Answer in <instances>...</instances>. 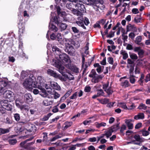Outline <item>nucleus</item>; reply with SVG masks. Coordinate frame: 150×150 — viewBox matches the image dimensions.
Returning <instances> with one entry per match:
<instances>
[{
	"label": "nucleus",
	"instance_id": "obj_61",
	"mask_svg": "<svg viewBox=\"0 0 150 150\" xmlns=\"http://www.w3.org/2000/svg\"><path fill=\"white\" fill-rule=\"evenodd\" d=\"M150 81V74H147L146 76V79L145 80V82L146 83Z\"/></svg>",
	"mask_w": 150,
	"mask_h": 150
},
{
	"label": "nucleus",
	"instance_id": "obj_26",
	"mask_svg": "<svg viewBox=\"0 0 150 150\" xmlns=\"http://www.w3.org/2000/svg\"><path fill=\"white\" fill-rule=\"evenodd\" d=\"M49 29L54 32H57L58 31V28L52 23H50L49 26Z\"/></svg>",
	"mask_w": 150,
	"mask_h": 150
},
{
	"label": "nucleus",
	"instance_id": "obj_31",
	"mask_svg": "<svg viewBox=\"0 0 150 150\" xmlns=\"http://www.w3.org/2000/svg\"><path fill=\"white\" fill-rule=\"evenodd\" d=\"M124 45L126 46V49L127 50H132L133 49V46L131 44L124 43Z\"/></svg>",
	"mask_w": 150,
	"mask_h": 150
},
{
	"label": "nucleus",
	"instance_id": "obj_50",
	"mask_svg": "<svg viewBox=\"0 0 150 150\" xmlns=\"http://www.w3.org/2000/svg\"><path fill=\"white\" fill-rule=\"evenodd\" d=\"M77 93L75 92L73 94L72 96L70 97V98L72 100H76L77 97V96L76 95Z\"/></svg>",
	"mask_w": 150,
	"mask_h": 150
},
{
	"label": "nucleus",
	"instance_id": "obj_11",
	"mask_svg": "<svg viewBox=\"0 0 150 150\" xmlns=\"http://www.w3.org/2000/svg\"><path fill=\"white\" fill-rule=\"evenodd\" d=\"M8 101L7 100H2L0 101V104L1 106L4 109L8 110H10L11 108L8 103Z\"/></svg>",
	"mask_w": 150,
	"mask_h": 150
},
{
	"label": "nucleus",
	"instance_id": "obj_42",
	"mask_svg": "<svg viewBox=\"0 0 150 150\" xmlns=\"http://www.w3.org/2000/svg\"><path fill=\"white\" fill-rule=\"evenodd\" d=\"M9 132V130L8 129L0 128V133L1 134H4L8 132Z\"/></svg>",
	"mask_w": 150,
	"mask_h": 150
},
{
	"label": "nucleus",
	"instance_id": "obj_41",
	"mask_svg": "<svg viewBox=\"0 0 150 150\" xmlns=\"http://www.w3.org/2000/svg\"><path fill=\"white\" fill-rule=\"evenodd\" d=\"M94 0H85L84 3L87 5H92L93 4Z\"/></svg>",
	"mask_w": 150,
	"mask_h": 150
},
{
	"label": "nucleus",
	"instance_id": "obj_52",
	"mask_svg": "<svg viewBox=\"0 0 150 150\" xmlns=\"http://www.w3.org/2000/svg\"><path fill=\"white\" fill-rule=\"evenodd\" d=\"M88 65L85 64H83L82 65V69L83 70V72L85 73L88 68Z\"/></svg>",
	"mask_w": 150,
	"mask_h": 150
},
{
	"label": "nucleus",
	"instance_id": "obj_17",
	"mask_svg": "<svg viewBox=\"0 0 150 150\" xmlns=\"http://www.w3.org/2000/svg\"><path fill=\"white\" fill-rule=\"evenodd\" d=\"M65 46V51L67 52L69 54H70L71 55V52L73 50V48L72 46L69 43H66Z\"/></svg>",
	"mask_w": 150,
	"mask_h": 150
},
{
	"label": "nucleus",
	"instance_id": "obj_33",
	"mask_svg": "<svg viewBox=\"0 0 150 150\" xmlns=\"http://www.w3.org/2000/svg\"><path fill=\"white\" fill-rule=\"evenodd\" d=\"M113 132L117 131L119 128V125L118 124L116 125H114L112 126L109 128Z\"/></svg>",
	"mask_w": 150,
	"mask_h": 150
},
{
	"label": "nucleus",
	"instance_id": "obj_43",
	"mask_svg": "<svg viewBox=\"0 0 150 150\" xmlns=\"http://www.w3.org/2000/svg\"><path fill=\"white\" fill-rule=\"evenodd\" d=\"M10 144L12 145H14L17 142V141L16 139H10L8 140Z\"/></svg>",
	"mask_w": 150,
	"mask_h": 150
},
{
	"label": "nucleus",
	"instance_id": "obj_53",
	"mask_svg": "<svg viewBox=\"0 0 150 150\" xmlns=\"http://www.w3.org/2000/svg\"><path fill=\"white\" fill-rule=\"evenodd\" d=\"M120 29L122 33V35H125L127 34V32H125V30L124 28H122V27H120Z\"/></svg>",
	"mask_w": 150,
	"mask_h": 150
},
{
	"label": "nucleus",
	"instance_id": "obj_36",
	"mask_svg": "<svg viewBox=\"0 0 150 150\" xmlns=\"http://www.w3.org/2000/svg\"><path fill=\"white\" fill-rule=\"evenodd\" d=\"M118 105L120 108L125 109H128V108L127 107L126 104L125 103H119Z\"/></svg>",
	"mask_w": 150,
	"mask_h": 150
},
{
	"label": "nucleus",
	"instance_id": "obj_1",
	"mask_svg": "<svg viewBox=\"0 0 150 150\" xmlns=\"http://www.w3.org/2000/svg\"><path fill=\"white\" fill-rule=\"evenodd\" d=\"M62 59L61 57H57L52 60V64L58 69L59 72L62 74L64 77H62L60 75L57 74L55 72L51 69H48L47 74L56 78L59 79L62 81H65L67 80L69 81L73 80L74 77L72 74H69L68 75H67L64 73L63 70L64 68L62 64Z\"/></svg>",
	"mask_w": 150,
	"mask_h": 150
},
{
	"label": "nucleus",
	"instance_id": "obj_19",
	"mask_svg": "<svg viewBox=\"0 0 150 150\" xmlns=\"http://www.w3.org/2000/svg\"><path fill=\"white\" fill-rule=\"evenodd\" d=\"M134 138L135 139L136 141L141 143L144 142L145 141V139L142 137H141L140 135L137 134L135 135L134 137Z\"/></svg>",
	"mask_w": 150,
	"mask_h": 150
},
{
	"label": "nucleus",
	"instance_id": "obj_10",
	"mask_svg": "<svg viewBox=\"0 0 150 150\" xmlns=\"http://www.w3.org/2000/svg\"><path fill=\"white\" fill-rule=\"evenodd\" d=\"M103 88L109 95L112 94L113 92L112 90L111 89V86H109L108 82L103 84Z\"/></svg>",
	"mask_w": 150,
	"mask_h": 150
},
{
	"label": "nucleus",
	"instance_id": "obj_2",
	"mask_svg": "<svg viewBox=\"0 0 150 150\" xmlns=\"http://www.w3.org/2000/svg\"><path fill=\"white\" fill-rule=\"evenodd\" d=\"M37 80L38 83V88L40 90L42 91V93L40 94L43 97H46L49 95L47 91H46L44 88L46 89H52L50 84V82H48L47 83H45V81L41 76H38L37 78Z\"/></svg>",
	"mask_w": 150,
	"mask_h": 150
},
{
	"label": "nucleus",
	"instance_id": "obj_13",
	"mask_svg": "<svg viewBox=\"0 0 150 150\" xmlns=\"http://www.w3.org/2000/svg\"><path fill=\"white\" fill-rule=\"evenodd\" d=\"M137 28L134 25H132L131 24H129L127 26V32L132 31L133 32H135L137 31Z\"/></svg>",
	"mask_w": 150,
	"mask_h": 150
},
{
	"label": "nucleus",
	"instance_id": "obj_5",
	"mask_svg": "<svg viewBox=\"0 0 150 150\" xmlns=\"http://www.w3.org/2000/svg\"><path fill=\"white\" fill-rule=\"evenodd\" d=\"M61 57L62 61V64L63 66H65L67 68L72 70L76 73H78L79 72V69L76 67H73V68H72L70 64V60L69 57Z\"/></svg>",
	"mask_w": 150,
	"mask_h": 150
},
{
	"label": "nucleus",
	"instance_id": "obj_44",
	"mask_svg": "<svg viewBox=\"0 0 150 150\" xmlns=\"http://www.w3.org/2000/svg\"><path fill=\"white\" fill-rule=\"evenodd\" d=\"M97 94L99 97H100L103 96L104 93L102 89H100L97 91Z\"/></svg>",
	"mask_w": 150,
	"mask_h": 150
},
{
	"label": "nucleus",
	"instance_id": "obj_20",
	"mask_svg": "<svg viewBox=\"0 0 150 150\" xmlns=\"http://www.w3.org/2000/svg\"><path fill=\"white\" fill-rule=\"evenodd\" d=\"M94 66L95 67H97L96 70L97 72L100 73L102 72V69L104 67L99 65L98 63H96L94 64Z\"/></svg>",
	"mask_w": 150,
	"mask_h": 150
},
{
	"label": "nucleus",
	"instance_id": "obj_37",
	"mask_svg": "<svg viewBox=\"0 0 150 150\" xmlns=\"http://www.w3.org/2000/svg\"><path fill=\"white\" fill-rule=\"evenodd\" d=\"M76 23L79 26L81 27L84 29H86V27L84 25L83 22L79 21H76Z\"/></svg>",
	"mask_w": 150,
	"mask_h": 150
},
{
	"label": "nucleus",
	"instance_id": "obj_9",
	"mask_svg": "<svg viewBox=\"0 0 150 150\" xmlns=\"http://www.w3.org/2000/svg\"><path fill=\"white\" fill-rule=\"evenodd\" d=\"M13 95V93L10 91H6L3 93L4 97L9 99L11 101L14 99Z\"/></svg>",
	"mask_w": 150,
	"mask_h": 150
},
{
	"label": "nucleus",
	"instance_id": "obj_48",
	"mask_svg": "<svg viewBox=\"0 0 150 150\" xmlns=\"http://www.w3.org/2000/svg\"><path fill=\"white\" fill-rule=\"evenodd\" d=\"M127 144H133L137 145H139V146H141V144H140V142H137L136 140L132 141L130 142H128L127 143Z\"/></svg>",
	"mask_w": 150,
	"mask_h": 150
},
{
	"label": "nucleus",
	"instance_id": "obj_29",
	"mask_svg": "<svg viewBox=\"0 0 150 150\" xmlns=\"http://www.w3.org/2000/svg\"><path fill=\"white\" fill-rule=\"evenodd\" d=\"M43 103L44 105L48 106L52 104L53 101L48 99H45L44 100Z\"/></svg>",
	"mask_w": 150,
	"mask_h": 150
},
{
	"label": "nucleus",
	"instance_id": "obj_59",
	"mask_svg": "<svg viewBox=\"0 0 150 150\" xmlns=\"http://www.w3.org/2000/svg\"><path fill=\"white\" fill-rule=\"evenodd\" d=\"M62 35L59 33H58L57 35V37L59 41L62 39Z\"/></svg>",
	"mask_w": 150,
	"mask_h": 150
},
{
	"label": "nucleus",
	"instance_id": "obj_40",
	"mask_svg": "<svg viewBox=\"0 0 150 150\" xmlns=\"http://www.w3.org/2000/svg\"><path fill=\"white\" fill-rule=\"evenodd\" d=\"M84 49L85 50L84 53L83 54V55L82 56H86L89 54L88 51L89 48L88 44H87L86 45Z\"/></svg>",
	"mask_w": 150,
	"mask_h": 150
},
{
	"label": "nucleus",
	"instance_id": "obj_62",
	"mask_svg": "<svg viewBox=\"0 0 150 150\" xmlns=\"http://www.w3.org/2000/svg\"><path fill=\"white\" fill-rule=\"evenodd\" d=\"M76 92L77 93V96L78 95L79 97H80L83 95V92L82 90H80L79 92L76 91Z\"/></svg>",
	"mask_w": 150,
	"mask_h": 150
},
{
	"label": "nucleus",
	"instance_id": "obj_24",
	"mask_svg": "<svg viewBox=\"0 0 150 150\" xmlns=\"http://www.w3.org/2000/svg\"><path fill=\"white\" fill-rule=\"evenodd\" d=\"M72 92L71 90H69L68 91L64 96L62 97L60 99L61 101L64 100L67 98L69 96Z\"/></svg>",
	"mask_w": 150,
	"mask_h": 150
},
{
	"label": "nucleus",
	"instance_id": "obj_12",
	"mask_svg": "<svg viewBox=\"0 0 150 150\" xmlns=\"http://www.w3.org/2000/svg\"><path fill=\"white\" fill-rule=\"evenodd\" d=\"M7 83L4 81H0V95L2 94L3 91L5 90V86L7 85Z\"/></svg>",
	"mask_w": 150,
	"mask_h": 150
},
{
	"label": "nucleus",
	"instance_id": "obj_47",
	"mask_svg": "<svg viewBox=\"0 0 150 150\" xmlns=\"http://www.w3.org/2000/svg\"><path fill=\"white\" fill-rule=\"evenodd\" d=\"M142 134L143 136H146L149 135V133L147 131L144 129H143L141 131Z\"/></svg>",
	"mask_w": 150,
	"mask_h": 150
},
{
	"label": "nucleus",
	"instance_id": "obj_16",
	"mask_svg": "<svg viewBox=\"0 0 150 150\" xmlns=\"http://www.w3.org/2000/svg\"><path fill=\"white\" fill-rule=\"evenodd\" d=\"M50 84L51 85V88H52L53 89L57 90H61V87L56 82L54 81H50Z\"/></svg>",
	"mask_w": 150,
	"mask_h": 150
},
{
	"label": "nucleus",
	"instance_id": "obj_4",
	"mask_svg": "<svg viewBox=\"0 0 150 150\" xmlns=\"http://www.w3.org/2000/svg\"><path fill=\"white\" fill-rule=\"evenodd\" d=\"M71 2L67 3L66 5L67 8L71 10L74 8V5L72 2H74L77 3L75 5V6L78 8L79 10L81 11H84L85 10L84 6L83 4L84 3L83 1L81 0H67Z\"/></svg>",
	"mask_w": 150,
	"mask_h": 150
},
{
	"label": "nucleus",
	"instance_id": "obj_55",
	"mask_svg": "<svg viewBox=\"0 0 150 150\" xmlns=\"http://www.w3.org/2000/svg\"><path fill=\"white\" fill-rule=\"evenodd\" d=\"M144 76L143 74H141V76L140 77V80L139 81V83L140 85H141L142 83L143 82V79H144Z\"/></svg>",
	"mask_w": 150,
	"mask_h": 150
},
{
	"label": "nucleus",
	"instance_id": "obj_56",
	"mask_svg": "<svg viewBox=\"0 0 150 150\" xmlns=\"http://www.w3.org/2000/svg\"><path fill=\"white\" fill-rule=\"evenodd\" d=\"M127 38L128 36L127 35H122V39L123 40L124 43L127 41Z\"/></svg>",
	"mask_w": 150,
	"mask_h": 150
},
{
	"label": "nucleus",
	"instance_id": "obj_35",
	"mask_svg": "<svg viewBox=\"0 0 150 150\" xmlns=\"http://www.w3.org/2000/svg\"><path fill=\"white\" fill-rule=\"evenodd\" d=\"M147 106L145 104L141 103L138 107V108L140 110H145L147 109Z\"/></svg>",
	"mask_w": 150,
	"mask_h": 150
},
{
	"label": "nucleus",
	"instance_id": "obj_14",
	"mask_svg": "<svg viewBox=\"0 0 150 150\" xmlns=\"http://www.w3.org/2000/svg\"><path fill=\"white\" fill-rule=\"evenodd\" d=\"M28 142L26 140L21 143L20 144L21 146L25 149H27L31 145H32L35 143V141L30 143H27Z\"/></svg>",
	"mask_w": 150,
	"mask_h": 150
},
{
	"label": "nucleus",
	"instance_id": "obj_25",
	"mask_svg": "<svg viewBox=\"0 0 150 150\" xmlns=\"http://www.w3.org/2000/svg\"><path fill=\"white\" fill-rule=\"evenodd\" d=\"M96 127L98 128H100L101 127H104L106 125V123L104 122L99 123L96 122L95 124Z\"/></svg>",
	"mask_w": 150,
	"mask_h": 150
},
{
	"label": "nucleus",
	"instance_id": "obj_45",
	"mask_svg": "<svg viewBox=\"0 0 150 150\" xmlns=\"http://www.w3.org/2000/svg\"><path fill=\"white\" fill-rule=\"evenodd\" d=\"M71 11L72 12L74 15H76L77 16L79 15L80 12L77 10L73 8Z\"/></svg>",
	"mask_w": 150,
	"mask_h": 150
},
{
	"label": "nucleus",
	"instance_id": "obj_30",
	"mask_svg": "<svg viewBox=\"0 0 150 150\" xmlns=\"http://www.w3.org/2000/svg\"><path fill=\"white\" fill-rule=\"evenodd\" d=\"M112 132L110 128L108 130L104 132L107 138H108L111 135Z\"/></svg>",
	"mask_w": 150,
	"mask_h": 150
},
{
	"label": "nucleus",
	"instance_id": "obj_63",
	"mask_svg": "<svg viewBox=\"0 0 150 150\" xmlns=\"http://www.w3.org/2000/svg\"><path fill=\"white\" fill-rule=\"evenodd\" d=\"M73 31L75 33H78L79 32V30L75 27H72L71 28Z\"/></svg>",
	"mask_w": 150,
	"mask_h": 150
},
{
	"label": "nucleus",
	"instance_id": "obj_28",
	"mask_svg": "<svg viewBox=\"0 0 150 150\" xmlns=\"http://www.w3.org/2000/svg\"><path fill=\"white\" fill-rule=\"evenodd\" d=\"M65 126L64 127V130H65L69 127H70L72 125V122H66L64 123Z\"/></svg>",
	"mask_w": 150,
	"mask_h": 150
},
{
	"label": "nucleus",
	"instance_id": "obj_21",
	"mask_svg": "<svg viewBox=\"0 0 150 150\" xmlns=\"http://www.w3.org/2000/svg\"><path fill=\"white\" fill-rule=\"evenodd\" d=\"M144 118V115L142 112L139 113L137 115L134 116V118L135 120L143 119Z\"/></svg>",
	"mask_w": 150,
	"mask_h": 150
},
{
	"label": "nucleus",
	"instance_id": "obj_46",
	"mask_svg": "<svg viewBox=\"0 0 150 150\" xmlns=\"http://www.w3.org/2000/svg\"><path fill=\"white\" fill-rule=\"evenodd\" d=\"M52 114L51 113H49L47 115L45 116L42 118V120L46 121L48 120L49 118L51 116Z\"/></svg>",
	"mask_w": 150,
	"mask_h": 150
},
{
	"label": "nucleus",
	"instance_id": "obj_6",
	"mask_svg": "<svg viewBox=\"0 0 150 150\" xmlns=\"http://www.w3.org/2000/svg\"><path fill=\"white\" fill-rule=\"evenodd\" d=\"M55 7L57 9V11L58 15L61 14V16L63 17L64 20L67 21L69 20L70 17H71V15L69 14H67L65 12H60L61 9L60 7L57 5H55Z\"/></svg>",
	"mask_w": 150,
	"mask_h": 150
},
{
	"label": "nucleus",
	"instance_id": "obj_3",
	"mask_svg": "<svg viewBox=\"0 0 150 150\" xmlns=\"http://www.w3.org/2000/svg\"><path fill=\"white\" fill-rule=\"evenodd\" d=\"M37 84V82L35 77L32 74L25 80L23 85L25 88L31 89H33V88L38 87Z\"/></svg>",
	"mask_w": 150,
	"mask_h": 150
},
{
	"label": "nucleus",
	"instance_id": "obj_15",
	"mask_svg": "<svg viewBox=\"0 0 150 150\" xmlns=\"http://www.w3.org/2000/svg\"><path fill=\"white\" fill-rule=\"evenodd\" d=\"M55 15L54 13H51V17L50 18V21H52L53 22H54L55 23L58 24L59 23L60 21L57 17L54 16Z\"/></svg>",
	"mask_w": 150,
	"mask_h": 150
},
{
	"label": "nucleus",
	"instance_id": "obj_22",
	"mask_svg": "<svg viewBox=\"0 0 150 150\" xmlns=\"http://www.w3.org/2000/svg\"><path fill=\"white\" fill-rule=\"evenodd\" d=\"M132 120L131 119L126 120L125 122L127 124L128 128L129 129H132L133 128V124L131 122Z\"/></svg>",
	"mask_w": 150,
	"mask_h": 150
},
{
	"label": "nucleus",
	"instance_id": "obj_60",
	"mask_svg": "<svg viewBox=\"0 0 150 150\" xmlns=\"http://www.w3.org/2000/svg\"><path fill=\"white\" fill-rule=\"evenodd\" d=\"M108 62L109 64H113V59L112 57H109L108 59Z\"/></svg>",
	"mask_w": 150,
	"mask_h": 150
},
{
	"label": "nucleus",
	"instance_id": "obj_54",
	"mask_svg": "<svg viewBox=\"0 0 150 150\" xmlns=\"http://www.w3.org/2000/svg\"><path fill=\"white\" fill-rule=\"evenodd\" d=\"M135 35L133 32H131L129 34V37L132 40H133L135 37Z\"/></svg>",
	"mask_w": 150,
	"mask_h": 150
},
{
	"label": "nucleus",
	"instance_id": "obj_51",
	"mask_svg": "<svg viewBox=\"0 0 150 150\" xmlns=\"http://www.w3.org/2000/svg\"><path fill=\"white\" fill-rule=\"evenodd\" d=\"M14 117L16 121H18L19 120L20 117L19 114L16 113L14 114Z\"/></svg>",
	"mask_w": 150,
	"mask_h": 150
},
{
	"label": "nucleus",
	"instance_id": "obj_7",
	"mask_svg": "<svg viewBox=\"0 0 150 150\" xmlns=\"http://www.w3.org/2000/svg\"><path fill=\"white\" fill-rule=\"evenodd\" d=\"M52 51L54 55H57L59 56H66L67 55L66 54L63 52L62 50L55 46H54L52 47Z\"/></svg>",
	"mask_w": 150,
	"mask_h": 150
},
{
	"label": "nucleus",
	"instance_id": "obj_27",
	"mask_svg": "<svg viewBox=\"0 0 150 150\" xmlns=\"http://www.w3.org/2000/svg\"><path fill=\"white\" fill-rule=\"evenodd\" d=\"M142 37L141 36H138L135 38V42L137 45L140 44L141 45H143V44L142 43H140L142 41Z\"/></svg>",
	"mask_w": 150,
	"mask_h": 150
},
{
	"label": "nucleus",
	"instance_id": "obj_38",
	"mask_svg": "<svg viewBox=\"0 0 150 150\" xmlns=\"http://www.w3.org/2000/svg\"><path fill=\"white\" fill-rule=\"evenodd\" d=\"M59 26L60 28L62 30H64L67 27V25L66 24L63 23H59Z\"/></svg>",
	"mask_w": 150,
	"mask_h": 150
},
{
	"label": "nucleus",
	"instance_id": "obj_58",
	"mask_svg": "<svg viewBox=\"0 0 150 150\" xmlns=\"http://www.w3.org/2000/svg\"><path fill=\"white\" fill-rule=\"evenodd\" d=\"M115 32L111 31L109 33V35L107 36L108 37L111 38L113 37L114 35Z\"/></svg>",
	"mask_w": 150,
	"mask_h": 150
},
{
	"label": "nucleus",
	"instance_id": "obj_39",
	"mask_svg": "<svg viewBox=\"0 0 150 150\" xmlns=\"http://www.w3.org/2000/svg\"><path fill=\"white\" fill-rule=\"evenodd\" d=\"M96 75H97V74H96L95 70H92L90 74L89 75V77H92L93 78Z\"/></svg>",
	"mask_w": 150,
	"mask_h": 150
},
{
	"label": "nucleus",
	"instance_id": "obj_34",
	"mask_svg": "<svg viewBox=\"0 0 150 150\" xmlns=\"http://www.w3.org/2000/svg\"><path fill=\"white\" fill-rule=\"evenodd\" d=\"M129 82L127 80H125L124 81H122L121 83V86L125 88L129 86Z\"/></svg>",
	"mask_w": 150,
	"mask_h": 150
},
{
	"label": "nucleus",
	"instance_id": "obj_32",
	"mask_svg": "<svg viewBox=\"0 0 150 150\" xmlns=\"http://www.w3.org/2000/svg\"><path fill=\"white\" fill-rule=\"evenodd\" d=\"M98 100L101 104H106L109 102V99L106 98H105L102 99H98Z\"/></svg>",
	"mask_w": 150,
	"mask_h": 150
},
{
	"label": "nucleus",
	"instance_id": "obj_64",
	"mask_svg": "<svg viewBox=\"0 0 150 150\" xmlns=\"http://www.w3.org/2000/svg\"><path fill=\"white\" fill-rule=\"evenodd\" d=\"M58 109L57 106H54L53 107V109L52 110V111L54 112L55 113L58 111Z\"/></svg>",
	"mask_w": 150,
	"mask_h": 150
},
{
	"label": "nucleus",
	"instance_id": "obj_57",
	"mask_svg": "<svg viewBox=\"0 0 150 150\" xmlns=\"http://www.w3.org/2000/svg\"><path fill=\"white\" fill-rule=\"evenodd\" d=\"M91 90V88L89 86H86L84 88V91L86 92H89Z\"/></svg>",
	"mask_w": 150,
	"mask_h": 150
},
{
	"label": "nucleus",
	"instance_id": "obj_18",
	"mask_svg": "<svg viewBox=\"0 0 150 150\" xmlns=\"http://www.w3.org/2000/svg\"><path fill=\"white\" fill-rule=\"evenodd\" d=\"M24 99L27 102H31L33 100V98L30 93H26L24 96Z\"/></svg>",
	"mask_w": 150,
	"mask_h": 150
},
{
	"label": "nucleus",
	"instance_id": "obj_49",
	"mask_svg": "<svg viewBox=\"0 0 150 150\" xmlns=\"http://www.w3.org/2000/svg\"><path fill=\"white\" fill-rule=\"evenodd\" d=\"M129 80L130 83H134L135 81V79L134 76L132 75H130L129 77Z\"/></svg>",
	"mask_w": 150,
	"mask_h": 150
},
{
	"label": "nucleus",
	"instance_id": "obj_8",
	"mask_svg": "<svg viewBox=\"0 0 150 150\" xmlns=\"http://www.w3.org/2000/svg\"><path fill=\"white\" fill-rule=\"evenodd\" d=\"M47 92L49 93L47 97L48 98H53L56 99L60 96L59 94L56 92L54 90L50 89V90H48Z\"/></svg>",
	"mask_w": 150,
	"mask_h": 150
},
{
	"label": "nucleus",
	"instance_id": "obj_23",
	"mask_svg": "<svg viewBox=\"0 0 150 150\" xmlns=\"http://www.w3.org/2000/svg\"><path fill=\"white\" fill-rule=\"evenodd\" d=\"M103 77V76L101 75H97L93 79L92 81L95 83H98L100 79H101Z\"/></svg>",
	"mask_w": 150,
	"mask_h": 150
}]
</instances>
